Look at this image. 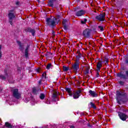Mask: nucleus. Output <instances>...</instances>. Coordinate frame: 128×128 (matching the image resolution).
Returning a JSON list of instances; mask_svg holds the SVG:
<instances>
[{"instance_id":"2eb2a0df","label":"nucleus","mask_w":128,"mask_h":128,"mask_svg":"<svg viewBox=\"0 0 128 128\" xmlns=\"http://www.w3.org/2000/svg\"><path fill=\"white\" fill-rule=\"evenodd\" d=\"M17 44H18V46H19V50H20V52H24V44H22V42L18 40L16 42Z\"/></svg>"},{"instance_id":"f8f14e48","label":"nucleus","mask_w":128,"mask_h":128,"mask_svg":"<svg viewBox=\"0 0 128 128\" xmlns=\"http://www.w3.org/2000/svg\"><path fill=\"white\" fill-rule=\"evenodd\" d=\"M80 94H82V90H78L76 91L73 94V98H74V100H76V98H80Z\"/></svg>"},{"instance_id":"7c9ffc66","label":"nucleus","mask_w":128,"mask_h":128,"mask_svg":"<svg viewBox=\"0 0 128 128\" xmlns=\"http://www.w3.org/2000/svg\"><path fill=\"white\" fill-rule=\"evenodd\" d=\"M82 54H78V55L76 56V58L77 60H80V58H82Z\"/></svg>"},{"instance_id":"c03bdc74","label":"nucleus","mask_w":128,"mask_h":128,"mask_svg":"<svg viewBox=\"0 0 128 128\" xmlns=\"http://www.w3.org/2000/svg\"><path fill=\"white\" fill-rule=\"evenodd\" d=\"M69 94V96H74V94H72V92L70 93H68Z\"/></svg>"},{"instance_id":"a211bd4d","label":"nucleus","mask_w":128,"mask_h":128,"mask_svg":"<svg viewBox=\"0 0 128 128\" xmlns=\"http://www.w3.org/2000/svg\"><path fill=\"white\" fill-rule=\"evenodd\" d=\"M4 128H14V126L10 124V123L8 122H6L4 126Z\"/></svg>"},{"instance_id":"423d86ee","label":"nucleus","mask_w":128,"mask_h":128,"mask_svg":"<svg viewBox=\"0 0 128 128\" xmlns=\"http://www.w3.org/2000/svg\"><path fill=\"white\" fill-rule=\"evenodd\" d=\"M12 96L16 100H20L22 98V94L18 92V89L14 88L12 90Z\"/></svg>"},{"instance_id":"09e8293b","label":"nucleus","mask_w":128,"mask_h":128,"mask_svg":"<svg viewBox=\"0 0 128 128\" xmlns=\"http://www.w3.org/2000/svg\"><path fill=\"white\" fill-rule=\"evenodd\" d=\"M76 54H80V51H77Z\"/></svg>"},{"instance_id":"a878e982","label":"nucleus","mask_w":128,"mask_h":128,"mask_svg":"<svg viewBox=\"0 0 128 128\" xmlns=\"http://www.w3.org/2000/svg\"><path fill=\"white\" fill-rule=\"evenodd\" d=\"M65 90H66L68 94H70V92H72V90L69 88H66Z\"/></svg>"},{"instance_id":"412c9836","label":"nucleus","mask_w":128,"mask_h":128,"mask_svg":"<svg viewBox=\"0 0 128 128\" xmlns=\"http://www.w3.org/2000/svg\"><path fill=\"white\" fill-rule=\"evenodd\" d=\"M8 78V77H6L5 74L4 75L0 74V80H6Z\"/></svg>"},{"instance_id":"9d476101","label":"nucleus","mask_w":128,"mask_h":128,"mask_svg":"<svg viewBox=\"0 0 128 128\" xmlns=\"http://www.w3.org/2000/svg\"><path fill=\"white\" fill-rule=\"evenodd\" d=\"M72 69L74 72H75V74H78V70H80V64L74 63L72 65Z\"/></svg>"},{"instance_id":"aec40b11","label":"nucleus","mask_w":128,"mask_h":128,"mask_svg":"<svg viewBox=\"0 0 128 128\" xmlns=\"http://www.w3.org/2000/svg\"><path fill=\"white\" fill-rule=\"evenodd\" d=\"M102 62H98L97 64V70H100V68H102Z\"/></svg>"},{"instance_id":"cd10ccee","label":"nucleus","mask_w":128,"mask_h":128,"mask_svg":"<svg viewBox=\"0 0 128 128\" xmlns=\"http://www.w3.org/2000/svg\"><path fill=\"white\" fill-rule=\"evenodd\" d=\"M90 72V68H87L86 71L84 72V74H88Z\"/></svg>"},{"instance_id":"393cba45","label":"nucleus","mask_w":128,"mask_h":128,"mask_svg":"<svg viewBox=\"0 0 128 128\" xmlns=\"http://www.w3.org/2000/svg\"><path fill=\"white\" fill-rule=\"evenodd\" d=\"M70 70V68L68 66H63V70L64 72H68Z\"/></svg>"},{"instance_id":"39448f33","label":"nucleus","mask_w":128,"mask_h":128,"mask_svg":"<svg viewBox=\"0 0 128 128\" xmlns=\"http://www.w3.org/2000/svg\"><path fill=\"white\" fill-rule=\"evenodd\" d=\"M95 20L98 22H106V13H100L95 17Z\"/></svg>"},{"instance_id":"49530a36","label":"nucleus","mask_w":128,"mask_h":128,"mask_svg":"<svg viewBox=\"0 0 128 128\" xmlns=\"http://www.w3.org/2000/svg\"><path fill=\"white\" fill-rule=\"evenodd\" d=\"M84 22H85V24H86V22H88V19L84 18Z\"/></svg>"},{"instance_id":"c756f323","label":"nucleus","mask_w":128,"mask_h":128,"mask_svg":"<svg viewBox=\"0 0 128 128\" xmlns=\"http://www.w3.org/2000/svg\"><path fill=\"white\" fill-rule=\"evenodd\" d=\"M50 68H52V64L50 63L46 66V70H50Z\"/></svg>"},{"instance_id":"79ce46f5","label":"nucleus","mask_w":128,"mask_h":128,"mask_svg":"<svg viewBox=\"0 0 128 128\" xmlns=\"http://www.w3.org/2000/svg\"><path fill=\"white\" fill-rule=\"evenodd\" d=\"M42 80H40L38 81V84H40V85L42 84Z\"/></svg>"},{"instance_id":"de8ad7c7","label":"nucleus","mask_w":128,"mask_h":128,"mask_svg":"<svg viewBox=\"0 0 128 128\" xmlns=\"http://www.w3.org/2000/svg\"><path fill=\"white\" fill-rule=\"evenodd\" d=\"M54 34H56V32H54V30H52V34L54 35Z\"/></svg>"},{"instance_id":"6e6552de","label":"nucleus","mask_w":128,"mask_h":128,"mask_svg":"<svg viewBox=\"0 0 128 128\" xmlns=\"http://www.w3.org/2000/svg\"><path fill=\"white\" fill-rule=\"evenodd\" d=\"M118 116H119L120 120H123V122L126 120V119L128 118V115L122 112H118Z\"/></svg>"},{"instance_id":"f704fd0d","label":"nucleus","mask_w":128,"mask_h":128,"mask_svg":"<svg viewBox=\"0 0 128 128\" xmlns=\"http://www.w3.org/2000/svg\"><path fill=\"white\" fill-rule=\"evenodd\" d=\"M42 78H45V80H46V73H43L42 74Z\"/></svg>"},{"instance_id":"5701e85b","label":"nucleus","mask_w":128,"mask_h":128,"mask_svg":"<svg viewBox=\"0 0 128 128\" xmlns=\"http://www.w3.org/2000/svg\"><path fill=\"white\" fill-rule=\"evenodd\" d=\"M90 106H91V108H94V110L96 109V104H94V102H90Z\"/></svg>"},{"instance_id":"8fccbe9b","label":"nucleus","mask_w":128,"mask_h":128,"mask_svg":"<svg viewBox=\"0 0 128 128\" xmlns=\"http://www.w3.org/2000/svg\"><path fill=\"white\" fill-rule=\"evenodd\" d=\"M70 128H74V126H70Z\"/></svg>"},{"instance_id":"5fc2aeb1","label":"nucleus","mask_w":128,"mask_h":128,"mask_svg":"<svg viewBox=\"0 0 128 128\" xmlns=\"http://www.w3.org/2000/svg\"><path fill=\"white\" fill-rule=\"evenodd\" d=\"M122 70H124V68H122Z\"/></svg>"},{"instance_id":"a19ab883","label":"nucleus","mask_w":128,"mask_h":128,"mask_svg":"<svg viewBox=\"0 0 128 128\" xmlns=\"http://www.w3.org/2000/svg\"><path fill=\"white\" fill-rule=\"evenodd\" d=\"M18 72H22V68H20V67H18Z\"/></svg>"},{"instance_id":"ddd939ff","label":"nucleus","mask_w":128,"mask_h":128,"mask_svg":"<svg viewBox=\"0 0 128 128\" xmlns=\"http://www.w3.org/2000/svg\"><path fill=\"white\" fill-rule=\"evenodd\" d=\"M30 44H27L26 48L24 50V56L25 58H28V50H30Z\"/></svg>"},{"instance_id":"e433bc0d","label":"nucleus","mask_w":128,"mask_h":128,"mask_svg":"<svg viewBox=\"0 0 128 128\" xmlns=\"http://www.w3.org/2000/svg\"><path fill=\"white\" fill-rule=\"evenodd\" d=\"M119 84H120V86H124V82L123 81H119Z\"/></svg>"},{"instance_id":"bb28decb","label":"nucleus","mask_w":128,"mask_h":128,"mask_svg":"<svg viewBox=\"0 0 128 128\" xmlns=\"http://www.w3.org/2000/svg\"><path fill=\"white\" fill-rule=\"evenodd\" d=\"M68 22V20L66 19H64L63 21L62 22V24L63 26H66V22Z\"/></svg>"},{"instance_id":"9b49d317","label":"nucleus","mask_w":128,"mask_h":128,"mask_svg":"<svg viewBox=\"0 0 128 128\" xmlns=\"http://www.w3.org/2000/svg\"><path fill=\"white\" fill-rule=\"evenodd\" d=\"M56 2V0H48V6L51 8H58V4H54V2Z\"/></svg>"},{"instance_id":"0eeeda50","label":"nucleus","mask_w":128,"mask_h":128,"mask_svg":"<svg viewBox=\"0 0 128 128\" xmlns=\"http://www.w3.org/2000/svg\"><path fill=\"white\" fill-rule=\"evenodd\" d=\"M126 74H122V72H120L117 73L116 76L118 78H122L123 80H128V70L125 71Z\"/></svg>"},{"instance_id":"f3484780","label":"nucleus","mask_w":128,"mask_h":128,"mask_svg":"<svg viewBox=\"0 0 128 128\" xmlns=\"http://www.w3.org/2000/svg\"><path fill=\"white\" fill-rule=\"evenodd\" d=\"M52 100L54 102H56V100H58V92H54L52 94Z\"/></svg>"},{"instance_id":"7ed1b4c3","label":"nucleus","mask_w":128,"mask_h":128,"mask_svg":"<svg viewBox=\"0 0 128 128\" xmlns=\"http://www.w3.org/2000/svg\"><path fill=\"white\" fill-rule=\"evenodd\" d=\"M14 10H8V22L10 26H12L14 22V19L16 18V15L14 13Z\"/></svg>"},{"instance_id":"864d4df0","label":"nucleus","mask_w":128,"mask_h":128,"mask_svg":"<svg viewBox=\"0 0 128 128\" xmlns=\"http://www.w3.org/2000/svg\"><path fill=\"white\" fill-rule=\"evenodd\" d=\"M48 54H52V53H50V52H48Z\"/></svg>"},{"instance_id":"20e7f679","label":"nucleus","mask_w":128,"mask_h":128,"mask_svg":"<svg viewBox=\"0 0 128 128\" xmlns=\"http://www.w3.org/2000/svg\"><path fill=\"white\" fill-rule=\"evenodd\" d=\"M82 34L85 38H92V30L88 28L84 30Z\"/></svg>"},{"instance_id":"c9c22d12","label":"nucleus","mask_w":128,"mask_h":128,"mask_svg":"<svg viewBox=\"0 0 128 128\" xmlns=\"http://www.w3.org/2000/svg\"><path fill=\"white\" fill-rule=\"evenodd\" d=\"M2 45H0V59L2 58Z\"/></svg>"},{"instance_id":"37998d69","label":"nucleus","mask_w":128,"mask_h":128,"mask_svg":"<svg viewBox=\"0 0 128 128\" xmlns=\"http://www.w3.org/2000/svg\"><path fill=\"white\" fill-rule=\"evenodd\" d=\"M81 24H86V22L83 20H81Z\"/></svg>"},{"instance_id":"2f4dec72","label":"nucleus","mask_w":128,"mask_h":128,"mask_svg":"<svg viewBox=\"0 0 128 128\" xmlns=\"http://www.w3.org/2000/svg\"><path fill=\"white\" fill-rule=\"evenodd\" d=\"M98 28H100V32H104V26H98Z\"/></svg>"},{"instance_id":"3c124183","label":"nucleus","mask_w":128,"mask_h":128,"mask_svg":"<svg viewBox=\"0 0 128 128\" xmlns=\"http://www.w3.org/2000/svg\"><path fill=\"white\" fill-rule=\"evenodd\" d=\"M48 56V54H45V56Z\"/></svg>"},{"instance_id":"58836bf2","label":"nucleus","mask_w":128,"mask_h":128,"mask_svg":"<svg viewBox=\"0 0 128 128\" xmlns=\"http://www.w3.org/2000/svg\"><path fill=\"white\" fill-rule=\"evenodd\" d=\"M75 62L74 64H80V59H76L75 60Z\"/></svg>"},{"instance_id":"dca6fc26","label":"nucleus","mask_w":128,"mask_h":128,"mask_svg":"<svg viewBox=\"0 0 128 128\" xmlns=\"http://www.w3.org/2000/svg\"><path fill=\"white\" fill-rule=\"evenodd\" d=\"M88 94L89 96H90L92 98H97L98 96V94L92 90H90Z\"/></svg>"},{"instance_id":"72a5a7b5","label":"nucleus","mask_w":128,"mask_h":128,"mask_svg":"<svg viewBox=\"0 0 128 128\" xmlns=\"http://www.w3.org/2000/svg\"><path fill=\"white\" fill-rule=\"evenodd\" d=\"M125 62L127 64H128V55H126V56H125Z\"/></svg>"},{"instance_id":"b1692460","label":"nucleus","mask_w":128,"mask_h":128,"mask_svg":"<svg viewBox=\"0 0 128 128\" xmlns=\"http://www.w3.org/2000/svg\"><path fill=\"white\" fill-rule=\"evenodd\" d=\"M44 98H46V95H44V94L42 93L40 94V100H44Z\"/></svg>"},{"instance_id":"4be33fe9","label":"nucleus","mask_w":128,"mask_h":128,"mask_svg":"<svg viewBox=\"0 0 128 128\" xmlns=\"http://www.w3.org/2000/svg\"><path fill=\"white\" fill-rule=\"evenodd\" d=\"M56 18L57 20H56V22L57 24H58V22H60V18H62V16L61 15H56Z\"/></svg>"},{"instance_id":"6ab92c4d","label":"nucleus","mask_w":128,"mask_h":128,"mask_svg":"<svg viewBox=\"0 0 128 128\" xmlns=\"http://www.w3.org/2000/svg\"><path fill=\"white\" fill-rule=\"evenodd\" d=\"M39 92H40V90L36 89V88H32V92H33L34 94L36 95V94H38Z\"/></svg>"},{"instance_id":"ea45409f","label":"nucleus","mask_w":128,"mask_h":128,"mask_svg":"<svg viewBox=\"0 0 128 128\" xmlns=\"http://www.w3.org/2000/svg\"><path fill=\"white\" fill-rule=\"evenodd\" d=\"M100 70H98L97 72H96V78H98V76H100Z\"/></svg>"},{"instance_id":"c85d7f7f","label":"nucleus","mask_w":128,"mask_h":128,"mask_svg":"<svg viewBox=\"0 0 128 128\" xmlns=\"http://www.w3.org/2000/svg\"><path fill=\"white\" fill-rule=\"evenodd\" d=\"M4 74L6 76V78H8V69H5L4 70Z\"/></svg>"},{"instance_id":"473e14b6","label":"nucleus","mask_w":128,"mask_h":128,"mask_svg":"<svg viewBox=\"0 0 128 128\" xmlns=\"http://www.w3.org/2000/svg\"><path fill=\"white\" fill-rule=\"evenodd\" d=\"M104 62L105 63V64H108V59L107 58H104Z\"/></svg>"},{"instance_id":"4c0bfd02","label":"nucleus","mask_w":128,"mask_h":128,"mask_svg":"<svg viewBox=\"0 0 128 128\" xmlns=\"http://www.w3.org/2000/svg\"><path fill=\"white\" fill-rule=\"evenodd\" d=\"M63 28L64 30H68V26H66V25H64Z\"/></svg>"},{"instance_id":"a18cd8bd","label":"nucleus","mask_w":128,"mask_h":128,"mask_svg":"<svg viewBox=\"0 0 128 128\" xmlns=\"http://www.w3.org/2000/svg\"><path fill=\"white\" fill-rule=\"evenodd\" d=\"M16 6H18V4H20V2H16Z\"/></svg>"},{"instance_id":"6e6d98bb","label":"nucleus","mask_w":128,"mask_h":128,"mask_svg":"<svg viewBox=\"0 0 128 128\" xmlns=\"http://www.w3.org/2000/svg\"><path fill=\"white\" fill-rule=\"evenodd\" d=\"M8 82H10V80H8Z\"/></svg>"},{"instance_id":"603ef678","label":"nucleus","mask_w":128,"mask_h":128,"mask_svg":"<svg viewBox=\"0 0 128 128\" xmlns=\"http://www.w3.org/2000/svg\"><path fill=\"white\" fill-rule=\"evenodd\" d=\"M2 88H0V92H2Z\"/></svg>"},{"instance_id":"f03ea898","label":"nucleus","mask_w":128,"mask_h":128,"mask_svg":"<svg viewBox=\"0 0 128 128\" xmlns=\"http://www.w3.org/2000/svg\"><path fill=\"white\" fill-rule=\"evenodd\" d=\"M58 20V19L56 18V17H54L53 18H46V24L48 26H51L52 28L56 26V21Z\"/></svg>"},{"instance_id":"1a4fd4ad","label":"nucleus","mask_w":128,"mask_h":128,"mask_svg":"<svg viewBox=\"0 0 128 128\" xmlns=\"http://www.w3.org/2000/svg\"><path fill=\"white\" fill-rule=\"evenodd\" d=\"M26 32L32 34V36H36V29L32 28L30 27H28L24 29Z\"/></svg>"},{"instance_id":"f257e3e1","label":"nucleus","mask_w":128,"mask_h":128,"mask_svg":"<svg viewBox=\"0 0 128 128\" xmlns=\"http://www.w3.org/2000/svg\"><path fill=\"white\" fill-rule=\"evenodd\" d=\"M126 96V93L124 91L118 90L116 91V100L118 104H126L128 102V98H125Z\"/></svg>"},{"instance_id":"4468645a","label":"nucleus","mask_w":128,"mask_h":128,"mask_svg":"<svg viewBox=\"0 0 128 128\" xmlns=\"http://www.w3.org/2000/svg\"><path fill=\"white\" fill-rule=\"evenodd\" d=\"M86 14V11L84 10L78 11L76 13V16H82Z\"/></svg>"}]
</instances>
